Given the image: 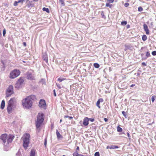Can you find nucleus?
<instances>
[{
  "mask_svg": "<svg viewBox=\"0 0 156 156\" xmlns=\"http://www.w3.org/2000/svg\"><path fill=\"white\" fill-rule=\"evenodd\" d=\"M34 98V96L31 95L23 100L22 103L23 107L27 108H31L32 105L33 101Z\"/></svg>",
  "mask_w": 156,
  "mask_h": 156,
  "instance_id": "1",
  "label": "nucleus"
},
{
  "mask_svg": "<svg viewBox=\"0 0 156 156\" xmlns=\"http://www.w3.org/2000/svg\"><path fill=\"white\" fill-rule=\"evenodd\" d=\"M30 135L28 133L24 134L22 137L23 141V146L26 149L29 146L30 143Z\"/></svg>",
  "mask_w": 156,
  "mask_h": 156,
  "instance_id": "2",
  "label": "nucleus"
},
{
  "mask_svg": "<svg viewBox=\"0 0 156 156\" xmlns=\"http://www.w3.org/2000/svg\"><path fill=\"white\" fill-rule=\"evenodd\" d=\"M44 114L42 113H39L37 116V120L36 122V127L39 128L43 122L44 118Z\"/></svg>",
  "mask_w": 156,
  "mask_h": 156,
  "instance_id": "3",
  "label": "nucleus"
},
{
  "mask_svg": "<svg viewBox=\"0 0 156 156\" xmlns=\"http://www.w3.org/2000/svg\"><path fill=\"white\" fill-rule=\"evenodd\" d=\"M15 100L14 98H11L9 101L7 107V111L9 114L12 112L13 110L14 101Z\"/></svg>",
  "mask_w": 156,
  "mask_h": 156,
  "instance_id": "4",
  "label": "nucleus"
},
{
  "mask_svg": "<svg viewBox=\"0 0 156 156\" xmlns=\"http://www.w3.org/2000/svg\"><path fill=\"white\" fill-rule=\"evenodd\" d=\"M20 73L19 70L14 69L10 73L9 77L11 79L15 78L20 75Z\"/></svg>",
  "mask_w": 156,
  "mask_h": 156,
  "instance_id": "5",
  "label": "nucleus"
},
{
  "mask_svg": "<svg viewBox=\"0 0 156 156\" xmlns=\"http://www.w3.org/2000/svg\"><path fill=\"white\" fill-rule=\"evenodd\" d=\"M13 87L12 85H10L7 88L6 91V96L9 97L13 93Z\"/></svg>",
  "mask_w": 156,
  "mask_h": 156,
  "instance_id": "6",
  "label": "nucleus"
},
{
  "mask_svg": "<svg viewBox=\"0 0 156 156\" xmlns=\"http://www.w3.org/2000/svg\"><path fill=\"white\" fill-rule=\"evenodd\" d=\"M24 80L23 79L20 77L18 81H17L16 87V88H20L24 84Z\"/></svg>",
  "mask_w": 156,
  "mask_h": 156,
  "instance_id": "7",
  "label": "nucleus"
},
{
  "mask_svg": "<svg viewBox=\"0 0 156 156\" xmlns=\"http://www.w3.org/2000/svg\"><path fill=\"white\" fill-rule=\"evenodd\" d=\"M34 73L33 70H29L27 73V78L28 80H34Z\"/></svg>",
  "mask_w": 156,
  "mask_h": 156,
  "instance_id": "8",
  "label": "nucleus"
},
{
  "mask_svg": "<svg viewBox=\"0 0 156 156\" xmlns=\"http://www.w3.org/2000/svg\"><path fill=\"white\" fill-rule=\"evenodd\" d=\"M14 138V136L12 135H9L7 136V141H6V144L5 146H8V145L9 143H11L13 139Z\"/></svg>",
  "mask_w": 156,
  "mask_h": 156,
  "instance_id": "9",
  "label": "nucleus"
},
{
  "mask_svg": "<svg viewBox=\"0 0 156 156\" xmlns=\"http://www.w3.org/2000/svg\"><path fill=\"white\" fill-rule=\"evenodd\" d=\"M7 136V135L6 134H2L1 136V139L3 141V144L5 146L6 143Z\"/></svg>",
  "mask_w": 156,
  "mask_h": 156,
  "instance_id": "10",
  "label": "nucleus"
},
{
  "mask_svg": "<svg viewBox=\"0 0 156 156\" xmlns=\"http://www.w3.org/2000/svg\"><path fill=\"white\" fill-rule=\"evenodd\" d=\"M46 104L45 101L42 99H41L40 101L39 106L42 108H45Z\"/></svg>",
  "mask_w": 156,
  "mask_h": 156,
  "instance_id": "11",
  "label": "nucleus"
},
{
  "mask_svg": "<svg viewBox=\"0 0 156 156\" xmlns=\"http://www.w3.org/2000/svg\"><path fill=\"white\" fill-rule=\"evenodd\" d=\"M144 29V31L146 32V33L147 35H148L149 34V30L147 26L145 24L143 25Z\"/></svg>",
  "mask_w": 156,
  "mask_h": 156,
  "instance_id": "12",
  "label": "nucleus"
},
{
  "mask_svg": "<svg viewBox=\"0 0 156 156\" xmlns=\"http://www.w3.org/2000/svg\"><path fill=\"white\" fill-rule=\"evenodd\" d=\"M88 118L86 117L83 120V124L85 126H86L88 125L89 123Z\"/></svg>",
  "mask_w": 156,
  "mask_h": 156,
  "instance_id": "13",
  "label": "nucleus"
},
{
  "mask_svg": "<svg viewBox=\"0 0 156 156\" xmlns=\"http://www.w3.org/2000/svg\"><path fill=\"white\" fill-rule=\"evenodd\" d=\"M43 60L46 62L47 63L48 62V59L47 55L46 54H44L43 56Z\"/></svg>",
  "mask_w": 156,
  "mask_h": 156,
  "instance_id": "14",
  "label": "nucleus"
},
{
  "mask_svg": "<svg viewBox=\"0 0 156 156\" xmlns=\"http://www.w3.org/2000/svg\"><path fill=\"white\" fill-rule=\"evenodd\" d=\"M5 101L3 100L2 101V103L1 105V108L2 109H3L5 107Z\"/></svg>",
  "mask_w": 156,
  "mask_h": 156,
  "instance_id": "15",
  "label": "nucleus"
},
{
  "mask_svg": "<svg viewBox=\"0 0 156 156\" xmlns=\"http://www.w3.org/2000/svg\"><path fill=\"white\" fill-rule=\"evenodd\" d=\"M35 151L34 150H32L30 151V156H35Z\"/></svg>",
  "mask_w": 156,
  "mask_h": 156,
  "instance_id": "16",
  "label": "nucleus"
},
{
  "mask_svg": "<svg viewBox=\"0 0 156 156\" xmlns=\"http://www.w3.org/2000/svg\"><path fill=\"white\" fill-rule=\"evenodd\" d=\"M56 134L58 139H59L61 137V134L57 130H56Z\"/></svg>",
  "mask_w": 156,
  "mask_h": 156,
  "instance_id": "17",
  "label": "nucleus"
},
{
  "mask_svg": "<svg viewBox=\"0 0 156 156\" xmlns=\"http://www.w3.org/2000/svg\"><path fill=\"white\" fill-rule=\"evenodd\" d=\"M118 148H119V147L117 146L112 145L110 146V149H115Z\"/></svg>",
  "mask_w": 156,
  "mask_h": 156,
  "instance_id": "18",
  "label": "nucleus"
},
{
  "mask_svg": "<svg viewBox=\"0 0 156 156\" xmlns=\"http://www.w3.org/2000/svg\"><path fill=\"white\" fill-rule=\"evenodd\" d=\"M147 36L145 35H143L142 37V40L145 41L147 40Z\"/></svg>",
  "mask_w": 156,
  "mask_h": 156,
  "instance_id": "19",
  "label": "nucleus"
},
{
  "mask_svg": "<svg viewBox=\"0 0 156 156\" xmlns=\"http://www.w3.org/2000/svg\"><path fill=\"white\" fill-rule=\"evenodd\" d=\"M117 131L118 132H121L122 131V129L121 128L119 127V126H118L117 127Z\"/></svg>",
  "mask_w": 156,
  "mask_h": 156,
  "instance_id": "20",
  "label": "nucleus"
},
{
  "mask_svg": "<svg viewBox=\"0 0 156 156\" xmlns=\"http://www.w3.org/2000/svg\"><path fill=\"white\" fill-rule=\"evenodd\" d=\"M94 66L95 68H98L100 67L98 63H96L94 64Z\"/></svg>",
  "mask_w": 156,
  "mask_h": 156,
  "instance_id": "21",
  "label": "nucleus"
},
{
  "mask_svg": "<svg viewBox=\"0 0 156 156\" xmlns=\"http://www.w3.org/2000/svg\"><path fill=\"white\" fill-rule=\"evenodd\" d=\"M43 10L44 11H45L48 13L49 12V10L48 8L44 7L43 8Z\"/></svg>",
  "mask_w": 156,
  "mask_h": 156,
  "instance_id": "22",
  "label": "nucleus"
},
{
  "mask_svg": "<svg viewBox=\"0 0 156 156\" xmlns=\"http://www.w3.org/2000/svg\"><path fill=\"white\" fill-rule=\"evenodd\" d=\"M127 22L126 21H122L121 22V24L123 26H125L127 24Z\"/></svg>",
  "mask_w": 156,
  "mask_h": 156,
  "instance_id": "23",
  "label": "nucleus"
},
{
  "mask_svg": "<svg viewBox=\"0 0 156 156\" xmlns=\"http://www.w3.org/2000/svg\"><path fill=\"white\" fill-rule=\"evenodd\" d=\"M156 98L155 95H153L151 97V101L152 102H154V101L155 99Z\"/></svg>",
  "mask_w": 156,
  "mask_h": 156,
  "instance_id": "24",
  "label": "nucleus"
},
{
  "mask_svg": "<svg viewBox=\"0 0 156 156\" xmlns=\"http://www.w3.org/2000/svg\"><path fill=\"white\" fill-rule=\"evenodd\" d=\"M59 2H60L62 6H64L65 5V3L64 2L63 0H59Z\"/></svg>",
  "mask_w": 156,
  "mask_h": 156,
  "instance_id": "25",
  "label": "nucleus"
},
{
  "mask_svg": "<svg viewBox=\"0 0 156 156\" xmlns=\"http://www.w3.org/2000/svg\"><path fill=\"white\" fill-rule=\"evenodd\" d=\"M100 101H99L98 100L96 103V105L99 108H101V107L100 106Z\"/></svg>",
  "mask_w": 156,
  "mask_h": 156,
  "instance_id": "26",
  "label": "nucleus"
},
{
  "mask_svg": "<svg viewBox=\"0 0 156 156\" xmlns=\"http://www.w3.org/2000/svg\"><path fill=\"white\" fill-rule=\"evenodd\" d=\"M143 8L141 6L139 7L138 8V11L139 12H141L143 11Z\"/></svg>",
  "mask_w": 156,
  "mask_h": 156,
  "instance_id": "27",
  "label": "nucleus"
},
{
  "mask_svg": "<svg viewBox=\"0 0 156 156\" xmlns=\"http://www.w3.org/2000/svg\"><path fill=\"white\" fill-rule=\"evenodd\" d=\"M79 154L77 151L75 152L73 154V156H78Z\"/></svg>",
  "mask_w": 156,
  "mask_h": 156,
  "instance_id": "28",
  "label": "nucleus"
},
{
  "mask_svg": "<svg viewBox=\"0 0 156 156\" xmlns=\"http://www.w3.org/2000/svg\"><path fill=\"white\" fill-rule=\"evenodd\" d=\"M112 5H110L108 3H107L106 4V6L107 7H109L110 8H111L112 7Z\"/></svg>",
  "mask_w": 156,
  "mask_h": 156,
  "instance_id": "29",
  "label": "nucleus"
},
{
  "mask_svg": "<svg viewBox=\"0 0 156 156\" xmlns=\"http://www.w3.org/2000/svg\"><path fill=\"white\" fill-rule=\"evenodd\" d=\"M146 56L147 57H149L150 56V54L149 51H147L146 52Z\"/></svg>",
  "mask_w": 156,
  "mask_h": 156,
  "instance_id": "30",
  "label": "nucleus"
},
{
  "mask_svg": "<svg viewBox=\"0 0 156 156\" xmlns=\"http://www.w3.org/2000/svg\"><path fill=\"white\" fill-rule=\"evenodd\" d=\"M94 156H100V154L98 152H97L94 154Z\"/></svg>",
  "mask_w": 156,
  "mask_h": 156,
  "instance_id": "31",
  "label": "nucleus"
},
{
  "mask_svg": "<svg viewBox=\"0 0 156 156\" xmlns=\"http://www.w3.org/2000/svg\"><path fill=\"white\" fill-rule=\"evenodd\" d=\"M68 118L70 119H71L73 118V117L72 116H66V115L64 116L65 118Z\"/></svg>",
  "mask_w": 156,
  "mask_h": 156,
  "instance_id": "32",
  "label": "nucleus"
},
{
  "mask_svg": "<svg viewBox=\"0 0 156 156\" xmlns=\"http://www.w3.org/2000/svg\"><path fill=\"white\" fill-rule=\"evenodd\" d=\"M65 80V79H64V78L61 79L60 78H59L58 79V81H60V82L62 81L63 80Z\"/></svg>",
  "mask_w": 156,
  "mask_h": 156,
  "instance_id": "33",
  "label": "nucleus"
},
{
  "mask_svg": "<svg viewBox=\"0 0 156 156\" xmlns=\"http://www.w3.org/2000/svg\"><path fill=\"white\" fill-rule=\"evenodd\" d=\"M124 5L126 7H127L129 5V4L128 3L126 2L124 4Z\"/></svg>",
  "mask_w": 156,
  "mask_h": 156,
  "instance_id": "34",
  "label": "nucleus"
},
{
  "mask_svg": "<svg viewBox=\"0 0 156 156\" xmlns=\"http://www.w3.org/2000/svg\"><path fill=\"white\" fill-rule=\"evenodd\" d=\"M56 85L59 89L61 88V87L60 84H59L58 83H56Z\"/></svg>",
  "mask_w": 156,
  "mask_h": 156,
  "instance_id": "35",
  "label": "nucleus"
},
{
  "mask_svg": "<svg viewBox=\"0 0 156 156\" xmlns=\"http://www.w3.org/2000/svg\"><path fill=\"white\" fill-rule=\"evenodd\" d=\"M152 54L154 55H156V51H154L152 52Z\"/></svg>",
  "mask_w": 156,
  "mask_h": 156,
  "instance_id": "36",
  "label": "nucleus"
},
{
  "mask_svg": "<svg viewBox=\"0 0 156 156\" xmlns=\"http://www.w3.org/2000/svg\"><path fill=\"white\" fill-rule=\"evenodd\" d=\"M24 2V0H19L18 1V3H21L22 4H23V2Z\"/></svg>",
  "mask_w": 156,
  "mask_h": 156,
  "instance_id": "37",
  "label": "nucleus"
},
{
  "mask_svg": "<svg viewBox=\"0 0 156 156\" xmlns=\"http://www.w3.org/2000/svg\"><path fill=\"white\" fill-rule=\"evenodd\" d=\"M18 3V1H15L14 3V4H13V5H14V6H16L17 5V4Z\"/></svg>",
  "mask_w": 156,
  "mask_h": 156,
  "instance_id": "38",
  "label": "nucleus"
},
{
  "mask_svg": "<svg viewBox=\"0 0 156 156\" xmlns=\"http://www.w3.org/2000/svg\"><path fill=\"white\" fill-rule=\"evenodd\" d=\"M122 114L124 116L126 117V114L125 112L124 111L122 112Z\"/></svg>",
  "mask_w": 156,
  "mask_h": 156,
  "instance_id": "39",
  "label": "nucleus"
},
{
  "mask_svg": "<svg viewBox=\"0 0 156 156\" xmlns=\"http://www.w3.org/2000/svg\"><path fill=\"white\" fill-rule=\"evenodd\" d=\"M89 121H91V122H93L94 121V119L93 118H88Z\"/></svg>",
  "mask_w": 156,
  "mask_h": 156,
  "instance_id": "40",
  "label": "nucleus"
},
{
  "mask_svg": "<svg viewBox=\"0 0 156 156\" xmlns=\"http://www.w3.org/2000/svg\"><path fill=\"white\" fill-rule=\"evenodd\" d=\"M6 34V31H5V29H4L3 30V36H4L5 35V34Z\"/></svg>",
  "mask_w": 156,
  "mask_h": 156,
  "instance_id": "41",
  "label": "nucleus"
},
{
  "mask_svg": "<svg viewBox=\"0 0 156 156\" xmlns=\"http://www.w3.org/2000/svg\"><path fill=\"white\" fill-rule=\"evenodd\" d=\"M47 144V139H45L44 140V145L45 146H46Z\"/></svg>",
  "mask_w": 156,
  "mask_h": 156,
  "instance_id": "42",
  "label": "nucleus"
},
{
  "mask_svg": "<svg viewBox=\"0 0 156 156\" xmlns=\"http://www.w3.org/2000/svg\"><path fill=\"white\" fill-rule=\"evenodd\" d=\"M98 101H100V102H103V100L102 98H100V99H99L98 100Z\"/></svg>",
  "mask_w": 156,
  "mask_h": 156,
  "instance_id": "43",
  "label": "nucleus"
},
{
  "mask_svg": "<svg viewBox=\"0 0 156 156\" xmlns=\"http://www.w3.org/2000/svg\"><path fill=\"white\" fill-rule=\"evenodd\" d=\"M127 136L129 138V139H130V136L129 133L128 132H127Z\"/></svg>",
  "mask_w": 156,
  "mask_h": 156,
  "instance_id": "44",
  "label": "nucleus"
},
{
  "mask_svg": "<svg viewBox=\"0 0 156 156\" xmlns=\"http://www.w3.org/2000/svg\"><path fill=\"white\" fill-rule=\"evenodd\" d=\"M53 92H54V95L55 97H56V94L55 93V90H53Z\"/></svg>",
  "mask_w": 156,
  "mask_h": 156,
  "instance_id": "45",
  "label": "nucleus"
},
{
  "mask_svg": "<svg viewBox=\"0 0 156 156\" xmlns=\"http://www.w3.org/2000/svg\"><path fill=\"white\" fill-rule=\"evenodd\" d=\"M110 3H113L114 2V0H108Z\"/></svg>",
  "mask_w": 156,
  "mask_h": 156,
  "instance_id": "46",
  "label": "nucleus"
},
{
  "mask_svg": "<svg viewBox=\"0 0 156 156\" xmlns=\"http://www.w3.org/2000/svg\"><path fill=\"white\" fill-rule=\"evenodd\" d=\"M104 120L105 122H106L108 121V119L106 118H105L104 119Z\"/></svg>",
  "mask_w": 156,
  "mask_h": 156,
  "instance_id": "47",
  "label": "nucleus"
},
{
  "mask_svg": "<svg viewBox=\"0 0 156 156\" xmlns=\"http://www.w3.org/2000/svg\"><path fill=\"white\" fill-rule=\"evenodd\" d=\"M142 65L144 66H146V64L144 62L142 63Z\"/></svg>",
  "mask_w": 156,
  "mask_h": 156,
  "instance_id": "48",
  "label": "nucleus"
},
{
  "mask_svg": "<svg viewBox=\"0 0 156 156\" xmlns=\"http://www.w3.org/2000/svg\"><path fill=\"white\" fill-rule=\"evenodd\" d=\"M23 45L24 46H26V43L25 42H24L23 43Z\"/></svg>",
  "mask_w": 156,
  "mask_h": 156,
  "instance_id": "49",
  "label": "nucleus"
},
{
  "mask_svg": "<svg viewBox=\"0 0 156 156\" xmlns=\"http://www.w3.org/2000/svg\"><path fill=\"white\" fill-rule=\"evenodd\" d=\"M110 146H107L106 147V148L107 149H110Z\"/></svg>",
  "mask_w": 156,
  "mask_h": 156,
  "instance_id": "50",
  "label": "nucleus"
},
{
  "mask_svg": "<svg viewBox=\"0 0 156 156\" xmlns=\"http://www.w3.org/2000/svg\"><path fill=\"white\" fill-rule=\"evenodd\" d=\"M135 86V84H132L131 86H130V87H132L134 86Z\"/></svg>",
  "mask_w": 156,
  "mask_h": 156,
  "instance_id": "51",
  "label": "nucleus"
},
{
  "mask_svg": "<svg viewBox=\"0 0 156 156\" xmlns=\"http://www.w3.org/2000/svg\"><path fill=\"white\" fill-rule=\"evenodd\" d=\"M76 150H79V147H77L76 148Z\"/></svg>",
  "mask_w": 156,
  "mask_h": 156,
  "instance_id": "52",
  "label": "nucleus"
},
{
  "mask_svg": "<svg viewBox=\"0 0 156 156\" xmlns=\"http://www.w3.org/2000/svg\"><path fill=\"white\" fill-rule=\"evenodd\" d=\"M78 156H85L84 155L81 154H79Z\"/></svg>",
  "mask_w": 156,
  "mask_h": 156,
  "instance_id": "53",
  "label": "nucleus"
},
{
  "mask_svg": "<svg viewBox=\"0 0 156 156\" xmlns=\"http://www.w3.org/2000/svg\"><path fill=\"white\" fill-rule=\"evenodd\" d=\"M127 28H129V25H127Z\"/></svg>",
  "mask_w": 156,
  "mask_h": 156,
  "instance_id": "54",
  "label": "nucleus"
},
{
  "mask_svg": "<svg viewBox=\"0 0 156 156\" xmlns=\"http://www.w3.org/2000/svg\"><path fill=\"white\" fill-rule=\"evenodd\" d=\"M101 15H102V16H104V13L103 12L102 13Z\"/></svg>",
  "mask_w": 156,
  "mask_h": 156,
  "instance_id": "55",
  "label": "nucleus"
},
{
  "mask_svg": "<svg viewBox=\"0 0 156 156\" xmlns=\"http://www.w3.org/2000/svg\"><path fill=\"white\" fill-rule=\"evenodd\" d=\"M62 122V120L60 119V122L61 123Z\"/></svg>",
  "mask_w": 156,
  "mask_h": 156,
  "instance_id": "56",
  "label": "nucleus"
},
{
  "mask_svg": "<svg viewBox=\"0 0 156 156\" xmlns=\"http://www.w3.org/2000/svg\"><path fill=\"white\" fill-rule=\"evenodd\" d=\"M123 133H120V134H119V135H120L121 134H122Z\"/></svg>",
  "mask_w": 156,
  "mask_h": 156,
  "instance_id": "57",
  "label": "nucleus"
},
{
  "mask_svg": "<svg viewBox=\"0 0 156 156\" xmlns=\"http://www.w3.org/2000/svg\"><path fill=\"white\" fill-rule=\"evenodd\" d=\"M62 156H65V155H62Z\"/></svg>",
  "mask_w": 156,
  "mask_h": 156,
  "instance_id": "58",
  "label": "nucleus"
}]
</instances>
